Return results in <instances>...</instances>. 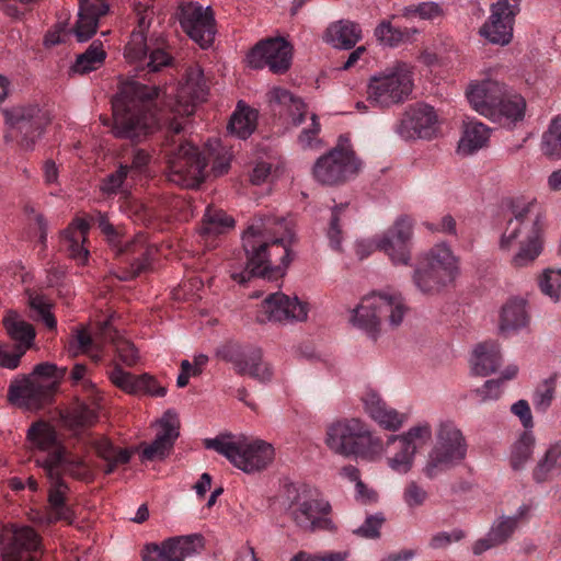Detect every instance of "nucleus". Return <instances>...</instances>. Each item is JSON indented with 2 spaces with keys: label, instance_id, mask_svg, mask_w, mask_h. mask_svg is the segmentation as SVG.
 Returning a JSON list of instances; mask_svg holds the SVG:
<instances>
[{
  "label": "nucleus",
  "instance_id": "nucleus-43",
  "mask_svg": "<svg viewBox=\"0 0 561 561\" xmlns=\"http://www.w3.org/2000/svg\"><path fill=\"white\" fill-rule=\"evenodd\" d=\"M257 112L240 101L232 113L228 131L239 139L249 138L256 127Z\"/></svg>",
  "mask_w": 561,
  "mask_h": 561
},
{
  "label": "nucleus",
  "instance_id": "nucleus-4",
  "mask_svg": "<svg viewBox=\"0 0 561 561\" xmlns=\"http://www.w3.org/2000/svg\"><path fill=\"white\" fill-rule=\"evenodd\" d=\"M205 154L188 142L180 144L168 151V179L183 187H197L205 179V169L211 163V172L218 176L230 167L232 154L221 140L213 139L206 145Z\"/></svg>",
  "mask_w": 561,
  "mask_h": 561
},
{
  "label": "nucleus",
  "instance_id": "nucleus-3",
  "mask_svg": "<svg viewBox=\"0 0 561 561\" xmlns=\"http://www.w3.org/2000/svg\"><path fill=\"white\" fill-rule=\"evenodd\" d=\"M512 217L501 233L499 247L510 252L517 247L511 259L514 267L531 265L543 251L546 215L536 198L517 199L511 205Z\"/></svg>",
  "mask_w": 561,
  "mask_h": 561
},
{
  "label": "nucleus",
  "instance_id": "nucleus-14",
  "mask_svg": "<svg viewBox=\"0 0 561 561\" xmlns=\"http://www.w3.org/2000/svg\"><path fill=\"white\" fill-rule=\"evenodd\" d=\"M176 19L182 31L201 48H209L217 33L214 11L198 2H183L178 7Z\"/></svg>",
  "mask_w": 561,
  "mask_h": 561
},
{
  "label": "nucleus",
  "instance_id": "nucleus-40",
  "mask_svg": "<svg viewBox=\"0 0 561 561\" xmlns=\"http://www.w3.org/2000/svg\"><path fill=\"white\" fill-rule=\"evenodd\" d=\"M98 335L105 344H112L119 359L130 366L137 362L138 351L128 340L119 335L118 331L106 320L100 328Z\"/></svg>",
  "mask_w": 561,
  "mask_h": 561
},
{
  "label": "nucleus",
  "instance_id": "nucleus-12",
  "mask_svg": "<svg viewBox=\"0 0 561 561\" xmlns=\"http://www.w3.org/2000/svg\"><path fill=\"white\" fill-rule=\"evenodd\" d=\"M9 127L5 140H15L21 149L32 151L44 135L51 117L37 104L20 105L3 111Z\"/></svg>",
  "mask_w": 561,
  "mask_h": 561
},
{
  "label": "nucleus",
  "instance_id": "nucleus-34",
  "mask_svg": "<svg viewBox=\"0 0 561 561\" xmlns=\"http://www.w3.org/2000/svg\"><path fill=\"white\" fill-rule=\"evenodd\" d=\"M530 318L527 301L523 298H511L502 307L499 330L503 334L517 332L529 324Z\"/></svg>",
  "mask_w": 561,
  "mask_h": 561
},
{
  "label": "nucleus",
  "instance_id": "nucleus-60",
  "mask_svg": "<svg viewBox=\"0 0 561 561\" xmlns=\"http://www.w3.org/2000/svg\"><path fill=\"white\" fill-rule=\"evenodd\" d=\"M385 522V517L381 513L369 515L366 517L363 525L354 530V534L368 539H375L380 536V528Z\"/></svg>",
  "mask_w": 561,
  "mask_h": 561
},
{
  "label": "nucleus",
  "instance_id": "nucleus-33",
  "mask_svg": "<svg viewBox=\"0 0 561 561\" xmlns=\"http://www.w3.org/2000/svg\"><path fill=\"white\" fill-rule=\"evenodd\" d=\"M517 527V517H499L493 522L488 534L473 543V554L480 556L494 547L503 545L512 537Z\"/></svg>",
  "mask_w": 561,
  "mask_h": 561
},
{
  "label": "nucleus",
  "instance_id": "nucleus-32",
  "mask_svg": "<svg viewBox=\"0 0 561 561\" xmlns=\"http://www.w3.org/2000/svg\"><path fill=\"white\" fill-rule=\"evenodd\" d=\"M420 260L428 264L430 267L442 273L444 278L448 277L456 280L460 274L459 259L445 242H440L432 247L428 251L422 254Z\"/></svg>",
  "mask_w": 561,
  "mask_h": 561
},
{
  "label": "nucleus",
  "instance_id": "nucleus-19",
  "mask_svg": "<svg viewBox=\"0 0 561 561\" xmlns=\"http://www.w3.org/2000/svg\"><path fill=\"white\" fill-rule=\"evenodd\" d=\"M96 225L106 236L108 244L115 250L116 255L119 257L124 266L119 267L117 277L121 280H129L135 278L140 273V260L136 256L138 250L137 238L140 232H137L129 241H122L115 227L110 222L106 214L99 213L96 217Z\"/></svg>",
  "mask_w": 561,
  "mask_h": 561
},
{
  "label": "nucleus",
  "instance_id": "nucleus-46",
  "mask_svg": "<svg viewBox=\"0 0 561 561\" xmlns=\"http://www.w3.org/2000/svg\"><path fill=\"white\" fill-rule=\"evenodd\" d=\"M536 438L533 431H524L512 445L510 465L513 470H523L531 459Z\"/></svg>",
  "mask_w": 561,
  "mask_h": 561
},
{
  "label": "nucleus",
  "instance_id": "nucleus-45",
  "mask_svg": "<svg viewBox=\"0 0 561 561\" xmlns=\"http://www.w3.org/2000/svg\"><path fill=\"white\" fill-rule=\"evenodd\" d=\"M106 58V51L100 39L93 41L87 50L77 56L71 70L79 75H85L101 67Z\"/></svg>",
  "mask_w": 561,
  "mask_h": 561
},
{
  "label": "nucleus",
  "instance_id": "nucleus-23",
  "mask_svg": "<svg viewBox=\"0 0 561 561\" xmlns=\"http://www.w3.org/2000/svg\"><path fill=\"white\" fill-rule=\"evenodd\" d=\"M204 547V538L199 534L175 536L165 539L161 545H147L142 561H185L198 553Z\"/></svg>",
  "mask_w": 561,
  "mask_h": 561
},
{
  "label": "nucleus",
  "instance_id": "nucleus-53",
  "mask_svg": "<svg viewBox=\"0 0 561 561\" xmlns=\"http://www.w3.org/2000/svg\"><path fill=\"white\" fill-rule=\"evenodd\" d=\"M541 293L553 302L561 300V268H546L538 278Z\"/></svg>",
  "mask_w": 561,
  "mask_h": 561
},
{
  "label": "nucleus",
  "instance_id": "nucleus-48",
  "mask_svg": "<svg viewBox=\"0 0 561 561\" xmlns=\"http://www.w3.org/2000/svg\"><path fill=\"white\" fill-rule=\"evenodd\" d=\"M351 209L348 204L336 205L332 208L331 219L327 236L333 250H341L342 226L351 219Z\"/></svg>",
  "mask_w": 561,
  "mask_h": 561
},
{
  "label": "nucleus",
  "instance_id": "nucleus-20",
  "mask_svg": "<svg viewBox=\"0 0 561 561\" xmlns=\"http://www.w3.org/2000/svg\"><path fill=\"white\" fill-rule=\"evenodd\" d=\"M56 382H41L32 377L14 380L8 389L9 401L21 409L37 411L51 403Z\"/></svg>",
  "mask_w": 561,
  "mask_h": 561
},
{
  "label": "nucleus",
  "instance_id": "nucleus-38",
  "mask_svg": "<svg viewBox=\"0 0 561 561\" xmlns=\"http://www.w3.org/2000/svg\"><path fill=\"white\" fill-rule=\"evenodd\" d=\"M491 129L481 122L470 121L463 126L458 142L457 152L461 156H471L485 147L490 139Z\"/></svg>",
  "mask_w": 561,
  "mask_h": 561
},
{
  "label": "nucleus",
  "instance_id": "nucleus-16",
  "mask_svg": "<svg viewBox=\"0 0 561 561\" xmlns=\"http://www.w3.org/2000/svg\"><path fill=\"white\" fill-rule=\"evenodd\" d=\"M360 165L353 150L337 147L316 161L313 176L321 184L337 185L356 175Z\"/></svg>",
  "mask_w": 561,
  "mask_h": 561
},
{
  "label": "nucleus",
  "instance_id": "nucleus-62",
  "mask_svg": "<svg viewBox=\"0 0 561 561\" xmlns=\"http://www.w3.org/2000/svg\"><path fill=\"white\" fill-rule=\"evenodd\" d=\"M93 345V339L84 330H77L76 335L68 342V353L71 356H77L79 353H87Z\"/></svg>",
  "mask_w": 561,
  "mask_h": 561
},
{
  "label": "nucleus",
  "instance_id": "nucleus-7",
  "mask_svg": "<svg viewBox=\"0 0 561 561\" xmlns=\"http://www.w3.org/2000/svg\"><path fill=\"white\" fill-rule=\"evenodd\" d=\"M27 440L32 449L44 453L37 456L35 462L42 467L47 476H53L62 469L69 476L79 480L90 479L91 469L84 461L68 453L66 447L57 437L53 425L45 421L34 422L27 430Z\"/></svg>",
  "mask_w": 561,
  "mask_h": 561
},
{
  "label": "nucleus",
  "instance_id": "nucleus-2",
  "mask_svg": "<svg viewBox=\"0 0 561 561\" xmlns=\"http://www.w3.org/2000/svg\"><path fill=\"white\" fill-rule=\"evenodd\" d=\"M207 91L204 72L198 66L190 67L178 87L161 90L142 84V134L165 126L169 134L179 135L184 129L185 117L195 112Z\"/></svg>",
  "mask_w": 561,
  "mask_h": 561
},
{
  "label": "nucleus",
  "instance_id": "nucleus-57",
  "mask_svg": "<svg viewBox=\"0 0 561 561\" xmlns=\"http://www.w3.org/2000/svg\"><path fill=\"white\" fill-rule=\"evenodd\" d=\"M175 66V59L172 53L167 48H154L147 57L146 69L148 72H158L164 68Z\"/></svg>",
  "mask_w": 561,
  "mask_h": 561
},
{
  "label": "nucleus",
  "instance_id": "nucleus-50",
  "mask_svg": "<svg viewBox=\"0 0 561 561\" xmlns=\"http://www.w3.org/2000/svg\"><path fill=\"white\" fill-rule=\"evenodd\" d=\"M557 390V375L553 374L541 380L533 393V405L539 413H546L551 407Z\"/></svg>",
  "mask_w": 561,
  "mask_h": 561
},
{
  "label": "nucleus",
  "instance_id": "nucleus-29",
  "mask_svg": "<svg viewBox=\"0 0 561 561\" xmlns=\"http://www.w3.org/2000/svg\"><path fill=\"white\" fill-rule=\"evenodd\" d=\"M69 472L59 469L56 474L47 476L51 481V488L48 493L49 512L47 513L46 520L48 524L65 520L68 524L73 522V512L66 504V493L69 488L62 480V476Z\"/></svg>",
  "mask_w": 561,
  "mask_h": 561
},
{
  "label": "nucleus",
  "instance_id": "nucleus-52",
  "mask_svg": "<svg viewBox=\"0 0 561 561\" xmlns=\"http://www.w3.org/2000/svg\"><path fill=\"white\" fill-rule=\"evenodd\" d=\"M541 149L551 158L561 157V116L551 119L548 129L542 135Z\"/></svg>",
  "mask_w": 561,
  "mask_h": 561
},
{
  "label": "nucleus",
  "instance_id": "nucleus-5",
  "mask_svg": "<svg viewBox=\"0 0 561 561\" xmlns=\"http://www.w3.org/2000/svg\"><path fill=\"white\" fill-rule=\"evenodd\" d=\"M136 35V30H134V39L126 45L124 50L125 59L135 64L134 73L119 76L118 91L112 98L113 134L116 138L131 140L138 136L140 126V82L138 81L140 48L135 43Z\"/></svg>",
  "mask_w": 561,
  "mask_h": 561
},
{
  "label": "nucleus",
  "instance_id": "nucleus-1",
  "mask_svg": "<svg viewBox=\"0 0 561 561\" xmlns=\"http://www.w3.org/2000/svg\"><path fill=\"white\" fill-rule=\"evenodd\" d=\"M293 240L291 219L270 215L255 219L242 236L245 263L240 266L229 263L231 278L244 284L254 276L271 279L283 275L293 260Z\"/></svg>",
  "mask_w": 561,
  "mask_h": 561
},
{
  "label": "nucleus",
  "instance_id": "nucleus-51",
  "mask_svg": "<svg viewBox=\"0 0 561 561\" xmlns=\"http://www.w3.org/2000/svg\"><path fill=\"white\" fill-rule=\"evenodd\" d=\"M98 455L105 460L102 470L105 474H111L119 465H125L130 460V453L127 449L117 448L108 442L100 443Z\"/></svg>",
  "mask_w": 561,
  "mask_h": 561
},
{
  "label": "nucleus",
  "instance_id": "nucleus-18",
  "mask_svg": "<svg viewBox=\"0 0 561 561\" xmlns=\"http://www.w3.org/2000/svg\"><path fill=\"white\" fill-rule=\"evenodd\" d=\"M308 304L284 293L270 294L260 305L256 320L260 323H293L305 321L308 317Z\"/></svg>",
  "mask_w": 561,
  "mask_h": 561
},
{
  "label": "nucleus",
  "instance_id": "nucleus-13",
  "mask_svg": "<svg viewBox=\"0 0 561 561\" xmlns=\"http://www.w3.org/2000/svg\"><path fill=\"white\" fill-rule=\"evenodd\" d=\"M0 553L2 561H39L42 537L31 526L7 525L0 531Z\"/></svg>",
  "mask_w": 561,
  "mask_h": 561
},
{
  "label": "nucleus",
  "instance_id": "nucleus-42",
  "mask_svg": "<svg viewBox=\"0 0 561 561\" xmlns=\"http://www.w3.org/2000/svg\"><path fill=\"white\" fill-rule=\"evenodd\" d=\"M268 99L271 103L278 104L286 108L294 126H299L305 121L307 105L290 91L275 87L268 92Z\"/></svg>",
  "mask_w": 561,
  "mask_h": 561
},
{
  "label": "nucleus",
  "instance_id": "nucleus-8",
  "mask_svg": "<svg viewBox=\"0 0 561 561\" xmlns=\"http://www.w3.org/2000/svg\"><path fill=\"white\" fill-rule=\"evenodd\" d=\"M204 446L225 456L236 468L247 473L264 470L275 458L272 444L244 435L221 434L206 438Z\"/></svg>",
  "mask_w": 561,
  "mask_h": 561
},
{
  "label": "nucleus",
  "instance_id": "nucleus-55",
  "mask_svg": "<svg viewBox=\"0 0 561 561\" xmlns=\"http://www.w3.org/2000/svg\"><path fill=\"white\" fill-rule=\"evenodd\" d=\"M432 437V426L428 422H421L412 427H410L402 435H391L388 438V444H393L394 442H404L410 443L411 445H416V442L425 443L430 440Z\"/></svg>",
  "mask_w": 561,
  "mask_h": 561
},
{
  "label": "nucleus",
  "instance_id": "nucleus-6",
  "mask_svg": "<svg viewBox=\"0 0 561 561\" xmlns=\"http://www.w3.org/2000/svg\"><path fill=\"white\" fill-rule=\"evenodd\" d=\"M407 312L408 306L400 293L375 290L365 295L352 309L350 323L376 341L381 333L383 321L391 328H398Z\"/></svg>",
  "mask_w": 561,
  "mask_h": 561
},
{
  "label": "nucleus",
  "instance_id": "nucleus-26",
  "mask_svg": "<svg viewBox=\"0 0 561 561\" xmlns=\"http://www.w3.org/2000/svg\"><path fill=\"white\" fill-rule=\"evenodd\" d=\"M290 512L296 525L308 531H335L336 527L329 517L331 505L318 499H305L293 502Z\"/></svg>",
  "mask_w": 561,
  "mask_h": 561
},
{
  "label": "nucleus",
  "instance_id": "nucleus-9",
  "mask_svg": "<svg viewBox=\"0 0 561 561\" xmlns=\"http://www.w3.org/2000/svg\"><path fill=\"white\" fill-rule=\"evenodd\" d=\"M327 446L335 454L367 461L379 459L382 442L373 436L369 427L359 419H348L331 424L327 431Z\"/></svg>",
  "mask_w": 561,
  "mask_h": 561
},
{
  "label": "nucleus",
  "instance_id": "nucleus-27",
  "mask_svg": "<svg viewBox=\"0 0 561 561\" xmlns=\"http://www.w3.org/2000/svg\"><path fill=\"white\" fill-rule=\"evenodd\" d=\"M505 84L497 81L489 72L484 78L472 80L466 90V96L471 107L484 117L496 116L495 106Z\"/></svg>",
  "mask_w": 561,
  "mask_h": 561
},
{
  "label": "nucleus",
  "instance_id": "nucleus-61",
  "mask_svg": "<svg viewBox=\"0 0 561 561\" xmlns=\"http://www.w3.org/2000/svg\"><path fill=\"white\" fill-rule=\"evenodd\" d=\"M427 496L428 494L426 490L415 481L408 482L402 494L404 503L410 508L423 505L427 500Z\"/></svg>",
  "mask_w": 561,
  "mask_h": 561
},
{
  "label": "nucleus",
  "instance_id": "nucleus-54",
  "mask_svg": "<svg viewBox=\"0 0 561 561\" xmlns=\"http://www.w3.org/2000/svg\"><path fill=\"white\" fill-rule=\"evenodd\" d=\"M374 35L380 45L398 47L407 37V33L391 24L390 21H381L375 28Z\"/></svg>",
  "mask_w": 561,
  "mask_h": 561
},
{
  "label": "nucleus",
  "instance_id": "nucleus-10",
  "mask_svg": "<svg viewBox=\"0 0 561 561\" xmlns=\"http://www.w3.org/2000/svg\"><path fill=\"white\" fill-rule=\"evenodd\" d=\"M413 87V66L397 60L369 77L366 85L367 102L376 108H389L408 100Z\"/></svg>",
  "mask_w": 561,
  "mask_h": 561
},
{
  "label": "nucleus",
  "instance_id": "nucleus-21",
  "mask_svg": "<svg viewBox=\"0 0 561 561\" xmlns=\"http://www.w3.org/2000/svg\"><path fill=\"white\" fill-rule=\"evenodd\" d=\"M413 237V220L407 215L396 219L393 225L377 239V247L396 265H409L411 261L410 243Z\"/></svg>",
  "mask_w": 561,
  "mask_h": 561
},
{
  "label": "nucleus",
  "instance_id": "nucleus-56",
  "mask_svg": "<svg viewBox=\"0 0 561 561\" xmlns=\"http://www.w3.org/2000/svg\"><path fill=\"white\" fill-rule=\"evenodd\" d=\"M107 376L114 386L126 393L135 394L140 388L139 379L117 365L107 371Z\"/></svg>",
  "mask_w": 561,
  "mask_h": 561
},
{
  "label": "nucleus",
  "instance_id": "nucleus-37",
  "mask_svg": "<svg viewBox=\"0 0 561 561\" xmlns=\"http://www.w3.org/2000/svg\"><path fill=\"white\" fill-rule=\"evenodd\" d=\"M525 108L524 98L520 94L510 92L505 85L495 106L499 113L496 116H490L489 119L502 125H511L523 119Z\"/></svg>",
  "mask_w": 561,
  "mask_h": 561
},
{
  "label": "nucleus",
  "instance_id": "nucleus-11",
  "mask_svg": "<svg viewBox=\"0 0 561 561\" xmlns=\"http://www.w3.org/2000/svg\"><path fill=\"white\" fill-rule=\"evenodd\" d=\"M435 438V444L423 467V472L428 479H434L460 463L467 457L468 451L467 439L462 431L450 420L439 422Z\"/></svg>",
  "mask_w": 561,
  "mask_h": 561
},
{
  "label": "nucleus",
  "instance_id": "nucleus-49",
  "mask_svg": "<svg viewBox=\"0 0 561 561\" xmlns=\"http://www.w3.org/2000/svg\"><path fill=\"white\" fill-rule=\"evenodd\" d=\"M398 443V451L387 458L388 467L399 473L405 474L408 473L414 463V458L417 453V445H411L410 443L397 442Z\"/></svg>",
  "mask_w": 561,
  "mask_h": 561
},
{
  "label": "nucleus",
  "instance_id": "nucleus-44",
  "mask_svg": "<svg viewBox=\"0 0 561 561\" xmlns=\"http://www.w3.org/2000/svg\"><path fill=\"white\" fill-rule=\"evenodd\" d=\"M3 325L9 336L18 342L16 347L28 350L35 339L34 327L22 319L15 311H9L3 318Z\"/></svg>",
  "mask_w": 561,
  "mask_h": 561
},
{
  "label": "nucleus",
  "instance_id": "nucleus-47",
  "mask_svg": "<svg viewBox=\"0 0 561 561\" xmlns=\"http://www.w3.org/2000/svg\"><path fill=\"white\" fill-rule=\"evenodd\" d=\"M140 168V149L134 150V158L130 165L121 163L115 172L110 173L101 183V191L104 194H116L123 186L128 174H136Z\"/></svg>",
  "mask_w": 561,
  "mask_h": 561
},
{
  "label": "nucleus",
  "instance_id": "nucleus-30",
  "mask_svg": "<svg viewBox=\"0 0 561 561\" xmlns=\"http://www.w3.org/2000/svg\"><path fill=\"white\" fill-rule=\"evenodd\" d=\"M90 230V222L84 218H75L66 229L60 232V238L67 242V251L70 259L79 265H85L90 252L84 247Z\"/></svg>",
  "mask_w": 561,
  "mask_h": 561
},
{
  "label": "nucleus",
  "instance_id": "nucleus-22",
  "mask_svg": "<svg viewBox=\"0 0 561 561\" xmlns=\"http://www.w3.org/2000/svg\"><path fill=\"white\" fill-rule=\"evenodd\" d=\"M291 57L290 44L282 37H276L257 43L248 55V62L254 69L268 67L274 73H284L290 67Z\"/></svg>",
  "mask_w": 561,
  "mask_h": 561
},
{
  "label": "nucleus",
  "instance_id": "nucleus-15",
  "mask_svg": "<svg viewBox=\"0 0 561 561\" xmlns=\"http://www.w3.org/2000/svg\"><path fill=\"white\" fill-rule=\"evenodd\" d=\"M217 355L233 365L239 375H248L262 383L272 381L274 369L263 358V351L257 346L242 347L238 344H226L218 350Z\"/></svg>",
  "mask_w": 561,
  "mask_h": 561
},
{
  "label": "nucleus",
  "instance_id": "nucleus-63",
  "mask_svg": "<svg viewBox=\"0 0 561 561\" xmlns=\"http://www.w3.org/2000/svg\"><path fill=\"white\" fill-rule=\"evenodd\" d=\"M462 538H465V531L459 528H456L451 531H440L432 537L430 546L433 549H440L453 542L460 541Z\"/></svg>",
  "mask_w": 561,
  "mask_h": 561
},
{
  "label": "nucleus",
  "instance_id": "nucleus-31",
  "mask_svg": "<svg viewBox=\"0 0 561 561\" xmlns=\"http://www.w3.org/2000/svg\"><path fill=\"white\" fill-rule=\"evenodd\" d=\"M234 225V220L222 209L208 206L198 229L201 242L206 248L217 247V238L226 233Z\"/></svg>",
  "mask_w": 561,
  "mask_h": 561
},
{
  "label": "nucleus",
  "instance_id": "nucleus-24",
  "mask_svg": "<svg viewBox=\"0 0 561 561\" xmlns=\"http://www.w3.org/2000/svg\"><path fill=\"white\" fill-rule=\"evenodd\" d=\"M154 439L149 444L142 443V460H163L171 454L180 436V420L173 409L167 410L154 421Z\"/></svg>",
  "mask_w": 561,
  "mask_h": 561
},
{
  "label": "nucleus",
  "instance_id": "nucleus-64",
  "mask_svg": "<svg viewBox=\"0 0 561 561\" xmlns=\"http://www.w3.org/2000/svg\"><path fill=\"white\" fill-rule=\"evenodd\" d=\"M502 392V380L490 379L484 382L481 388L474 390V394L478 397L480 402L489 400H496Z\"/></svg>",
  "mask_w": 561,
  "mask_h": 561
},
{
  "label": "nucleus",
  "instance_id": "nucleus-41",
  "mask_svg": "<svg viewBox=\"0 0 561 561\" xmlns=\"http://www.w3.org/2000/svg\"><path fill=\"white\" fill-rule=\"evenodd\" d=\"M561 473V439L551 443L533 469V479L543 483Z\"/></svg>",
  "mask_w": 561,
  "mask_h": 561
},
{
  "label": "nucleus",
  "instance_id": "nucleus-39",
  "mask_svg": "<svg viewBox=\"0 0 561 561\" xmlns=\"http://www.w3.org/2000/svg\"><path fill=\"white\" fill-rule=\"evenodd\" d=\"M325 39L333 47L351 49L362 39V28L356 22L341 20L328 27Z\"/></svg>",
  "mask_w": 561,
  "mask_h": 561
},
{
  "label": "nucleus",
  "instance_id": "nucleus-36",
  "mask_svg": "<svg viewBox=\"0 0 561 561\" xmlns=\"http://www.w3.org/2000/svg\"><path fill=\"white\" fill-rule=\"evenodd\" d=\"M414 286L424 295H436L455 283V280L442 276V273L430 267L423 261H419L412 274Z\"/></svg>",
  "mask_w": 561,
  "mask_h": 561
},
{
  "label": "nucleus",
  "instance_id": "nucleus-25",
  "mask_svg": "<svg viewBox=\"0 0 561 561\" xmlns=\"http://www.w3.org/2000/svg\"><path fill=\"white\" fill-rule=\"evenodd\" d=\"M396 133L405 140L431 139L437 133V115L434 107L424 103L409 106L396 126Z\"/></svg>",
  "mask_w": 561,
  "mask_h": 561
},
{
  "label": "nucleus",
  "instance_id": "nucleus-35",
  "mask_svg": "<svg viewBox=\"0 0 561 561\" xmlns=\"http://www.w3.org/2000/svg\"><path fill=\"white\" fill-rule=\"evenodd\" d=\"M473 374L488 376L493 374L502 364L500 345L494 341L478 344L470 358Z\"/></svg>",
  "mask_w": 561,
  "mask_h": 561
},
{
  "label": "nucleus",
  "instance_id": "nucleus-17",
  "mask_svg": "<svg viewBox=\"0 0 561 561\" xmlns=\"http://www.w3.org/2000/svg\"><path fill=\"white\" fill-rule=\"evenodd\" d=\"M522 0H496L490 7V16L479 34L489 43L505 46L513 38L515 18L520 11Z\"/></svg>",
  "mask_w": 561,
  "mask_h": 561
},
{
  "label": "nucleus",
  "instance_id": "nucleus-59",
  "mask_svg": "<svg viewBox=\"0 0 561 561\" xmlns=\"http://www.w3.org/2000/svg\"><path fill=\"white\" fill-rule=\"evenodd\" d=\"M67 368L58 367L55 364L44 362L37 364L33 368V373L30 377H44L49 380H45L44 382H56V390L59 387L60 381L66 377Z\"/></svg>",
  "mask_w": 561,
  "mask_h": 561
},
{
  "label": "nucleus",
  "instance_id": "nucleus-28",
  "mask_svg": "<svg viewBox=\"0 0 561 561\" xmlns=\"http://www.w3.org/2000/svg\"><path fill=\"white\" fill-rule=\"evenodd\" d=\"M366 413L382 428L398 431L407 421V415L390 408L380 394L373 389H367L362 397Z\"/></svg>",
  "mask_w": 561,
  "mask_h": 561
},
{
  "label": "nucleus",
  "instance_id": "nucleus-58",
  "mask_svg": "<svg viewBox=\"0 0 561 561\" xmlns=\"http://www.w3.org/2000/svg\"><path fill=\"white\" fill-rule=\"evenodd\" d=\"M100 18L79 12L75 27V35L78 42L89 41L96 32Z\"/></svg>",
  "mask_w": 561,
  "mask_h": 561
}]
</instances>
